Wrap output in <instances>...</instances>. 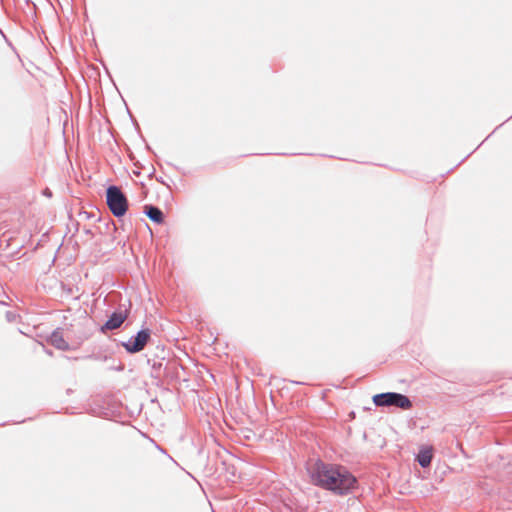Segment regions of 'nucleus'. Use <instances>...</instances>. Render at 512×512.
I'll list each match as a JSON object with an SVG mask.
<instances>
[{"mask_svg":"<svg viewBox=\"0 0 512 512\" xmlns=\"http://www.w3.org/2000/svg\"><path fill=\"white\" fill-rule=\"evenodd\" d=\"M312 482L336 494H346L356 485V478L344 467L318 461L311 471Z\"/></svg>","mask_w":512,"mask_h":512,"instance_id":"obj_1","label":"nucleus"},{"mask_svg":"<svg viewBox=\"0 0 512 512\" xmlns=\"http://www.w3.org/2000/svg\"><path fill=\"white\" fill-rule=\"evenodd\" d=\"M106 203L111 213L116 217L123 216L128 209L127 198L117 186L108 187Z\"/></svg>","mask_w":512,"mask_h":512,"instance_id":"obj_2","label":"nucleus"},{"mask_svg":"<svg viewBox=\"0 0 512 512\" xmlns=\"http://www.w3.org/2000/svg\"><path fill=\"white\" fill-rule=\"evenodd\" d=\"M373 402L377 406H396L404 410L412 407V402L407 396L392 392L375 395Z\"/></svg>","mask_w":512,"mask_h":512,"instance_id":"obj_3","label":"nucleus"},{"mask_svg":"<svg viewBox=\"0 0 512 512\" xmlns=\"http://www.w3.org/2000/svg\"><path fill=\"white\" fill-rule=\"evenodd\" d=\"M149 339V330H141L137 333L134 340H129L127 343H124L123 346L128 352L136 353L144 349Z\"/></svg>","mask_w":512,"mask_h":512,"instance_id":"obj_4","label":"nucleus"},{"mask_svg":"<svg viewBox=\"0 0 512 512\" xmlns=\"http://www.w3.org/2000/svg\"><path fill=\"white\" fill-rule=\"evenodd\" d=\"M127 318L126 313H113L111 317L105 323V328L108 330H113L119 328L122 323Z\"/></svg>","mask_w":512,"mask_h":512,"instance_id":"obj_5","label":"nucleus"},{"mask_svg":"<svg viewBox=\"0 0 512 512\" xmlns=\"http://www.w3.org/2000/svg\"><path fill=\"white\" fill-rule=\"evenodd\" d=\"M432 457H433L432 447L425 446L420 450V452L417 456V460L422 467H427L430 465Z\"/></svg>","mask_w":512,"mask_h":512,"instance_id":"obj_6","label":"nucleus"},{"mask_svg":"<svg viewBox=\"0 0 512 512\" xmlns=\"http://www.w3.org/2000/svg\"><path fill=\"white\" fill-rule=\"evenodd\" d=\"M145 213L155 223L161 224L164 221L162 211L155 206H145Z\"/></svg>","mask_w":512,"mask_h":512,"instance_id":"obj_7","label":"nucleus"},{"mask_svg":"<svg viewBox=\"0 0 512 512\" xmlns=\"http://www.w3.org/2000/svg\"><path fill=\"white\" fill-rule=\"evenodd\" d=\"M50 343L58 349H61V350L68 349V343L63 338L62 333L59 331H55L52 333V335L50 336Z\"/></svg>","mask_w":512,"mask_h":512,"instance_id":"obj_8","label":"nucleus"}]
</instances>
